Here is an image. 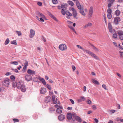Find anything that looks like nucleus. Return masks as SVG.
<instances>
[{
    "mask_svg": "<svg viewBox=\"0 0 123 123\" xmlns=\"http://www.w3.org/2000/svg\"><path fill=\"white\" fill-rule=\"evenodd\" d=\"M11 80L8 78L5 79L3 82V85L5 86L8 87Z\"/></svg>",
    "mask_w": 123,
    "mask_h": 123,
    "instance_id": "nucleus-1",
    "label": "nucleus"
},
{
    "mask_svg": "<svg viewBox=\"0 0 123 123\" xmlns=\"http://www.w3.org/2000/svg\"><path fill=\"white\" fill-rule=\"evenodd\" d=\"M67 45L64 44H62L59 46V49L62 51L65 50L67 49Z\"/></svg>",
    "mask_w": 123,
    "mask_h": 123,
    "instance_id": "nucleus-2",
    "label": "nucleus"
},
{
    "mask_svg": "<svg viewBox=\"0 0 123 123\" xmlns=\"http://www.w3.org/2000/svg\"><path fill=\"white\" fill-rule=\"evenodd\" d=\"M120 20V18L119 17H116L114 18V22L115 25H117Z\"/></svg>",
    "mask_w": 123,
    "mask_h": 123,
    "instance_id": "nucleus-3",
    "label": "nucleus"
},
{
    "mask_svg": "<svg viewBox=\"0 0 123 123\" xmlns=\"http://www.w3.org/2000/svg\"><path fill=\"white\" fill-rule=\"evenodd\" d=\"M36 14L39 17H41L43 18L44 19L46 20V17L42 13H40L38 11H37L36 12Z\"/></svg>",
    "mask_w": 123,
    "mask_h": 123,
    "instance_id": "nucleus-4",
    "label": "nucleus"
},
{
    "mask_svg": "<svg viewBox=\"0 0 123 123\" xmlns=\"http://www.w3.org/2000/svg\"><path fill=\"white\" fill-rule=\"evenodd\" d=\"M40 79H41L40 76H35L33 77V79L34 82H39V81H38V80H40Z\"/></svg>",
    "mask_w": 123,
    "mask_h": 123,
    "instance_id": "nucleus-5",
    "label": "nucleus"
},
{
    "mask_svg": "<svg viewBox=\"0 0 123 123\" xmlns=\"http://www.w3.org/2000/svg\"><path fill=\"white\" fill-rule=\"evenodd\" d=\"M65 116L63 114H60L58 117V119L60 121H62L65 118Z\"/></svg>",
    "mask_w": 123,
    "mask_h": 123,
    "instance_id": "nucleus-6",
    "label": "nucleus"
},
{
    "mask_svg": "<svg viewBox=\"0 0 123 123\" xmlns=\"http://www.w3.org/2000/svg\"><path fill=\"white\" fill-rule=\"evenodd\" d=\"M46 92V89L44 87H41L40 89V92L41 94H45Z\"/></svg>",
    "mask_w": 123,
    "mask_h": 123,
    "instance_id": "nucleus-7",
    "label": "nucleus"
},
{
    "mask_svg": "<svg viewBox=\"0 0 123 123\" xmlns=\"http://www.w3.org/2000/svg\"><path fill=\"white\" fill-rule=\"evenodd\" d=\"M71 10L73 12L72 14L73 15L74 17H75L77 15V13L76 11L74 8H72Z\"/></svg>",
    "mask_w": 123,
    "mask_h": 123,
    "instance_id": "nucleus-8",
    "label": "nucleus"
},
{
    "mask_svg": "<svg viewBox=\"0 0 123 123\" xmlns=\"http://www.w3.org/2000/svg\"><path fill=\"white\" fill-rule=\"evenodd\" d=\"M25 78V80L26 81H29L31 80V75H30L26 74Z\"/></svg>",
    "mask_w": 123,
    "mask_h": 123,
    "instance_id": "nucleus-9",
    "label": "nucleus"
},
{
    "mask_svg": "<svg viewBox=\"0 0 123 123\" xmlns=\"http://www.w3.org/2000/svg\"><path fill=\"white\" fill-rule=\"evenodd\" d=\"M108 27L109 31L111 33L112 32V26L110 22H109L108 24Z\"/></svg>",
    "mask_w": 123,
    "mask_h": 123,
    "instance_id": "nucleus-10",
    "label": "nucleus"
},
{
    "mask_svg": "<svg viewBox=\"0 0 123 123\" xmlns=\"http://www.w3.org/2000/svg\"><path fill=\"white\" fill-rule=\"evenodd\" d=\"M51 98L50 97L48 96L46 97L45 99V102L46 103H48L51 101Z\"/></svg>",
    "mask_w": 123,
    "mask_h": 123,
    "instance_id": "nucleus-11",
    "label": "nucleus"
},
{
    "mask_svg": "<svg viewBox=\"0 0 123 123\" xmlns=\"http://www.w3.org/2000/svg\"><path fill=\"white\" fill-rule=\"evenodd\" d=\"M76 4L78 9L80 10H81L82 8L78 0L76 1Z\"/></svg>",
    "mask_w": 123,
    "mask_h": 123,
    "instance_id": "nucleus-12",
    "label": "nucleus"
},
{
    "mask_svg": "<svg viewBox=\"0 0 123 123\" xmlns=\"http://www.w3.org/2000/svg\"><path fill=\"white\" fill-rule=\"evenodd\" d=\"M93 12V8L92 6H91L89 10V14L91 16L92 15Z\"/></svg>",
    "mask_w": 123,
    "mask_h": 123,
    "instance_id": "nucleus-13",
    "label": "nucleus"
},
{
    "mask_svg": "<svg viewBox=\"0 0 123 123\" xmlns=\"http://www.w3.org/2000/svg\"><path fill=\"white\" fill-rule=\"evenodd\" d=\"M20 88L21 91L23 92H25L26 90V88L25 87V86L24 85H22Z\"/></svg>",
    "mask_w": 123,
    "mask_h": 123,
    "instance_id": "nucleus-14",
    "label": "nucleus"
},
{
    "mask_svg": "<svg viewBox=\"0 0 123 123\" xmlns=\"http://www.w3.org/2000/svg\"><path fill=\"white\" fill-rule=\"evenodd\" d=\"M86 100V98L83 96H81L80 98L78 100V101L79 103L82 102V101H84Z\"/></svg>",
    "mask_w": 123,
    "mask_h": 123,
    "instance_id": "nucleus-15",
    "label": "nucleus"
},
{
    "mask_svg": "<svg viewBox=\"0 0 123 123\" xmlns=\"http://www.w3.org/2000/svg\"><path fill=\"white\" fill-rule=\"evenodd\" d=\"M67 117L68 120L72 119V116L71 113H68L67 115Z\"/></svg>",
    "mask_w": 123,
    "mask_h": 123,
    "instance_id": "nucleus-16",
    "label": "nucleus"
},
{
    "mask_svg": "<svg viewBox=\"0 0 123 123\" xmlns=\"http://www.w3.org/2000/svg\"><path fill=\"white\" fill-rule=\"evenodd\" d=\"M72 120L74 121H75V117L77 116V114L74 112L72 114Z\"/></svg>",
    "mask_w": 123,
    "mask_h": 123,
    "instance_id": "nucleus-17",
    "label": "nucleus"
},
{
    "mask_svg": "<svg viewBox=\"0 0 123 123\" xmlns=\"http://www.w3.org/2000/svg\"><path fill=\"white\" fill-rule=\"evenodd\" d=\"M84 52H85L86 53H88V54L92 56L94 54L93 53L90 51L85 49Z\"/></svg>",
    "mask_w": 123,
    "mask_h": 123,
    "instance_id": "nucleus-18",
    "label": "nucleus"
},
{
    "mask_svg": "<svg viewBox=\"0 0 123 123\" xmlns=\"http://www.w3.org/2000/svg\"><path fill=\"white\" fill-rule=\"evenodd\" d=\"M75 120H76L79 122L81 123V122L82 120L80 117L78 116H77L75 118Z\"/></svg>",
    "mask_w": 123,
    "mask_h": 123,
    "instance_id": "nucleus-19",
    "label": "nucleus"
},
{
    "mask_svg": "<svg viewBox=\"0 0 123 123\" xmlns=\"http://www.w3.org/2000/svg\"><path fill=\"white\" fill-rule=\"evenodd\" d=\"M16 85L18 89H19L21 86V83L19 82L18 83L15 82Z\"/></svg>",
    "mask_w": 123,
    "mask_h": 123,
    "instance_id": "nucleus-20",
    "label": "nucleus"
},
{
    "mask_svg": "<svg viewBox=\"0 0 123 123\" xmlns=\"http://www.w3.org/2000/svg\"><path fill=\"white\" fill-rule=\"evenodd\" d=\"M40 80L43 83V84L44 85H46V82L45 81V80L44 79L42 78L40 79Z\"/></svg>",
    "mask_w": 123,
    "mask_h": 123,
    "instance_id": "nucleus-21",
    "label": "nucleus"
},
{
    "mask_svg": "<svg viewBox=\"0 0 123 123\" xmlns=\"http://www.w3.org/2000/svg\"><path fill=\"white\" fill-rule=\"evenodd\" d=\"M92 82L95 84L98 85L99 84V82L98 81L95 79H92Z\"/></svg>",
    "mask_w": 123,
    "mask_h": 123,
    "instance_id": "nucleus-22",
    "label": "nucleus"
},
{
    "mask_svg": "<svg viewBox=\"0 0 123 123\" xmlns=\"http://www.w3.org/2000/svg\"><path fill=\"white\" fill-rule=\"evenodd\" d=\"M120 13V12L119 10H117L115 12V15L117 16H118Z\"/></svg>",
    "mask_w": 123,
    "mask_h": 123,
    "instance_id": "nucleus-23",
    "label": "nucleus"
},
{
    "mask_svg": "<svg viewBox=\"0 0 123 123\" xmlns=\"http://www.w3.org/2000/svg\"><path fill=\"white\" fill-rule=\"evenodd\" d=\"M56 112L58 114H60L62 113V111L59 108H58L56 110Z\"/></svg>",
    "mask_w": 123,
    "mask_h": 123,
    "instance_id": "nucleus-24",
    "label": "nucleus"
},
{
    "mask_svg": "<svg viewBox=\"0 0 123 123\" xmlns=\"http://www.w3.org/2000/svg\"><path fill=\"white\" fill-rule=\"evenodd\" d=\"M118 34L119 35V37L122 36L123 35V32L122 31H118Z\"/></svg>",
    "mask_w": 123,
    "mask_h": 123,
    "instance_id": "nucleus-25",
    "label": "nucleus"
},
{
    "mask_svg": "<svg viewBox=\"0 0 123 123\" xmlns=\"http://www.w3.org/2000/svg\"><path fill=\"white\" fill-rule=\"evenodd\" d=\"M68 3L69 4V5L72 6H73L74 5V3L71 1H68Z\"/></svg>",
    "mask_w": 123,
    "mask_h": 123,
    "instance_id": "nucleus-26",
    "label": "nucleus"
},
{
    "mask_svg": "<svg viewBox=\"0 0 123 123\" xmlns=\"http://www.w3.org/2000/svg\"><path fill=\"white\" fill-rule=\"evenodd\" d=\"M10 63L11 64L16 65H18V62L17 61L11 62Z\"/></svg>",
    "mask_w": 123,
    "mask_h": 123,
    "instance_id": "nucleus-27",
    "label": "nucleus"
},
{
    "mask_svg": "<svg viewBox=\"0 0 123 123\" xmlns=\"http://www.w3.org/2000/svg\"><path fill=\"white\" fill-rule=\"evenodd\" d=\"M52 100L53 102V103L54 104H56V102L55 101V96L53 95L52 96Z\"/></svg>",
    "mask_w": 123,
    "mask_h": 123,
    "instance_id": "nucleus-28",
    "label": "nucleus"
},
{
    "mask_svg": "<svg viewBox=\"0 0 123 123\" xmlns=\"http://www.w3.org/2000/svg\"><path fill=\"white\" fill-rule=\"evenodd\" d=\"M35 31L31 29V38L33 37L35 35Z\"/></svg>",
    "mask_w": 123,
    "mask_h": 123,
    "instance_id": "nucleus-29",
    "label": "nucleus"
},
{
    "mask_svg": "<svg viewBox=\"0 0 123 123\" xmlns=\"http://www.w3.org/2000/svg\"><path fill=\"white\" fill-rule=\"evenodd\" d=\"M67 15L69 16H72V14L70 13L68 11H66V14Z\"/></svg>",
    "mask_w": 123,
    "mask_h": 123,
    "instance_id": "nucleus-30",
    "label": "nucleus"
},
{
    "mask_svg": "<svg viewBox=\"0 0 123 123\" xmlns=\"http://www.w3.org/2000/svg\"><path fill=\"white\" fill-rule=\"evenodd\" d=\"M108 14H111L112 11L111 9L110 8H109L107 11Z\"/></svg>",
    "mask_w": 123,
    "mask_h": 123,
    "instance_id": "nucleus-31",
    "label": "nucleus"
},
{
    "mask_svg": "<svg viewBox=\"0 0 123 123\" xmlns=\"http://www.w3.org/2000/svg\"><path fill=\"white\" fill-rule=\"evenodd\" d=\"M80 13L81 14H82L84 16H85L86 15V14L84 12V11L82 10H80Z\"/></svg>",
    "mask_w": 123,
    "mask_h": 123,
    "instance_id": "nucleus-32",
    "label": "nucleus"
},
{
    "mask_svg": "<svg viewBox=\"0 0 123 123\" xmlns=\"http://www.w3.org/2000/svg\"><path fill=\"white\" fill-rule=\"evenodd\" d=\"M9 42V39L8 38H7L5 41L4 43L6 45L7 44H8Z\"/></svg>",
    "mask_w": 123,
    "mask_h": 123,
    "instance_id": "nucleus-33",
    "label": "nucleus"
},
{
    "mask_svg": "<svg viewBox=\"0 0 123 123\" xmlns=\"http://www.w3.org/2000/svg\"><path fill=\"white\" fill-rule=\"evenodd\" d=\"M55 110L53 108H50L49 109V112L50 113H52Z\"/></svg>",
    "mask_w": 123,
    "mask_h": 123,
    "instance_id": "nucleus-34",
    "label": "nucleus"
},
{
    "mask_svg": "<svg viewBox=\"0 0 123 123\" xmlns=\"http://www.w3.org/2000/svg\"><path fill=\"white\" fill-rule=\"evenodd\" d=\"M92 56H93L95 59H96L97 60H99V58L98 57V56L94 54H93V55Z\"/></svg>",
    "mask_w": 123,
    "mask_h": 123,
    "instance_id": "nucleus-35",
    "label": "nucleus"
},
{
    "mask_svg": "<svg viewBox=\"0 0 123 123\" xmlns=\"http://www.w3.org/2000/svg\"><path fill=\"white\" fill-rule=\"evenodd\" d=\"M92 25V24L91 23H89L87 24H86L85 25L84 27V28H85L88 27V26H90Z\"/></svg>",
    "mask_w": 123,
    "mask_h": 123,
    "instance_id": "nucleus-36",
    "label": "nucleus"
},
{
    "mask_svg": "<svg viewBox=\"0 0 123 123\" xmlns=\"http://www.w3.org/2000/svg\"><path fill=\"white\" fill-rule=\"evenodd\" d=\"M48 14L53 19L55 17L50 12H48Z\"/></svg>",
    "mask_w": 123,
    "mask_h": 123,
    "instance_id": "nucleus-37",
    "label": "nucleus"
},
{
    "mask_svg": "<svg viewBox=\"0 0 123 123\" xmlns=\"http://www.w3.org/2000/svg\"><path fill=\"white\" fill-rule=\"evenodd\" d=\"M15 32H16L18 36H21L22 34L21 33L20 31H15Z\"/></svg>",
    "mask_w": 123,
    "mask_h": 123,
    "instance_id": "nucleus-38",
    "label": "nucleus"
},
{
    "mask_svg": "<svg viewBox=\"0 0 123 123\" xmlns=\"http://www.w3.org/2000/svg\"><path fill=\"white\" fill-rule=\"evenodd\" d=\"M61 12L62 14L63 15H64L66 14V11L65 12V11L64 9H62Z\"/></svg>",
    "mask_w": 123,
    "mask_h": 123,
    "instance_id": "nucleus-39",
    "label": "nucleus"
},
{
    "mask_svg": "<svg viewBox=\"0 0 123 123\" xmlns=\"http://www.w3.org/2000/svg\"><path fill=\"white\" fill-rule=\"evenodd\" d=\"M77 47L79 48L80 49H82L84 51L85 49L83 48L82 47H81L80 45H77Z\"/></svg>",
    "mask_w": 123,
    "mask_h": 123,
    "instance_id": "nucleus-40",
    "label": "nucleus"
},
{
    "mask_svg": "<svg viewBox=\"0 0 123 123\" xmlns=\"http://www.w3.org/2000/svg\"><path fill=\"white\" fill-rule=\"evenodd\" d=\"M52 1L53 3L55 4H56L58 3L57 0H52Z\"/></svg>",
    "mask_w": 123,
    "mask_h": 123,
    "instance_id": "nucleus-41",
    "label": "nucleus"
},
{
    "mask_svg": "<svg viewBox=\"0 0 123 123\" xmlns=\"http://www.w3.org/2000/svg\"><path fill=\"white\" fill-rule=\"evenodd\" d=\"M11 43L12 44H14L15 45H17V42L16 40H14L13 41H12L11 42Z\"/></svg>",
    "mask_w": 123,
    "mask_h": 123,
    "instance_id": "nucleus-42",
    "label": "nucleus"
},
{
    "mask_svg": "<svg viewBox=\"0 0 123 123\" xmlns=\"http://www.w3.org/2000/svg\"><path fill=\"white\" fill-rule=\"evenodd\" d=\"M107 17L108 18L110 19H111L112 17L111 14H107Z\"/></svg>",
    "mask_w": 123,
    "mask_h": 123,
    "instance_id": "nucleus-43",
    "label": "nucleus"
},
{
    "mask_svg": "<svg viewBox=\"0 0 123 123\" xmlns=\"http://www.w3.org/2000/svg\"><path fill=\"white\" fill-rule=\"evenodd\" d=\"M36 73L34 71L31 70V75L32 76L34 75L36 76Z\"/></svg>",
    "mask_w": 123,
    "mask_h": 123,
    "instance_id": "nucleus-44",
    "label": "nucleus"
},
{
    "mask_svg": "<svg viewBox=\"0 0 123 123\" xmlns=\"http://www.w3.org/2000/svg\"><path fill=\"white\" fill-rule=\"evenodd\" d=\"M92 46L93 48V49L95 50L96 51H99V50L96 47H95L93 45H92Z\"/></svg>",
    "mask_w": 123,
    "mask_h": 123,
    "instance_id": "nucleus-45",
    "label": "nucleus"
},
{
    "mask_svg": "<svg viewBox=\"0 0 123 123\" xmlns=\"http://www.w3.org/2000/svg\"><path fill=\"white\" fill-rule=\"evenodd\" d=\"M113 37L114 38H117V36L116 34L114 33L113 35Z\"/></svg>",
    "mask_w": 123,
    "mask_h": 123,
    "instance_id": "nucleus-46",
    "label": "nucleus"
},
{
    "mask_svg": "<svg viewBox=\"0 0 123 123\" xmlns=\"http://www.w3.org/2000/svg\"><path fill=\"white\" fill-rule=\"evenodd\" d=\"M42 39L44 42H46V40L45 38L43 36H42L41 38Z\"/></svg>",
    "mask_w": 123,
    "mask_h": 123,
    "instance_id": "nucleus-47",
    "label": "nucleus"
},
{
    "mask_svg": "<svg viewBox=\"0 0 123 123\" xmlns=\"http://www.w3.org/2000/svg\"><path fill=\"white\" fill-rule=\"evenodd\" d=\"M13 120L14 123L18 122L19 121V120L18 119L15 118L13 119Z\"/></svg>",
    "mask_w": 123,
    "mask_h": 123,
    "instance_id": "nucleus-48",
    "label": "nucleus"
},
{
    "mask_svg": "<svg viewBox=\"0 0 123 123\" xmlns=\"http://www.w3.org/2000/svg\"><path fill=\"white\" fill-rule=\"evenodd\" d=\"M46 86L48 88L49 90H51V88L50 85H49L48 84H47Z\"/></svg>",
    "mask_w": 123,
    "mask_h": 123,
    "instance_id": "nucleus-49",
    "label": "nucleus"
},
{
    "mask_svg": "<svg viewBox=\"0 0 123 123\" xmlns=\"http://www.w3.org/2000/svg\"><path fill=\"white\" fill-rule=\"evenodd\" d=\"M87 104L91 105V100L89 99H88L87 101Z\"/></svg>",
    "mask_w": 123,
    "mask_h": 123,
    "instance_id": "nucleus-50",
    "label": "nucleus"
},
{
    "mask_svg": "<svg viewBox=\"0 0 123 123\" xmlns=\"http://www.w3.org/2000/svg\"><path fill=\"white\" fill-rule=\"evenodd\" d=\"M10 79L11 80H14L15 79V77L14 75H12L10 76Z\"/></svg>",
    "mask_w": 123,
    "mask_h": 123,
    "instance_id": "nucleus-51",
    "label": "nucleus"
},
{
    "mask_svg": "<svg viewBox=\"0 0 123 123\" xmlns=\"http://www.w3.org/2000/svg\"><path fill=\"white\" fill-rule=\"evenodd\" d=\"M102 87L105 90H107V89L106 88V86L105 84H103L102 86Z\"/></svg>",
    "mask_w": 123,
    "mask_h": 123,
    "instance_id": "nucleus-52",
    "label": "nucleus"
},
{
    "mask_svg": "<svg viewBox=\"0 0 123 123\" xmlns=\"http://www.w3.org/2000/svg\"><path fill=\"white\" fill-rule=\"evenodd\" d=\"M28 62L27 61H26L25 63L24 66L27 67L28 65Z\"/></svg>",
    "mask_w": 123,
    "mask_h": 123,
    "instance_id": "nucleus-53",
    "label": "nucleus"
},
{
    "mask_svg": "<svg viewBox=\"0 0 123 123\" xmlns=\"http://www.w3.org/2000/svg\"><path fill=\"white\" fill-rule=\"evenodd\" d=\"M27 68V67L24 66V67L23 69V71L24 72H25L26 69Z\"/></svg>",
    "mask_w": 123,
    "mask_h": 123,
    "instance_id": "nucleus-54",
    "label": "nucleus"
},
{
    "mask_svg": "<svg viewBox=\"0 0 123 123\" xmlns=\"http://www.w3.org/2000/svg\"><path fill=\"white\" fill-rule=\"evenodd\" d=\"M37 5L40 6H41L42 5V2H37Z\"/></svg>",
    "mask_w": 123,
    "mask_h": 123,
    "instance_id": "nucleus-55",
    "label": "nucleus"
},
{
    "mask_svg": "<svg viewBox=\"0 0 123 123\" xmlns=\"http://www.w3.org/2000/svg\"><path fill=\"white\" fill-rule=\"evenodd\" d=\"M61 8L63 9V8H66L65 6L64 5L62 4L61 5Z\"/></svg>",
    "mask_w": 123,
    "mask_h": 123,
    "instance_id": "nucleus-56",
    "label": "nucleus"
},
{
    "mask_svg": "<svg viewBox=\"0 0 123 123\" xmlns=\"http://www.w3.org/2000/svg\"><path fill=\"white\" fill-rule=\"evenodd\" d=\"M43 18L42 17H41L40 18V19L39 20V21H41V22H44V20Z\"/></svg>",
    "mask_w": 123,
    "mask_h": 123,
    "instance_id": "nucleus-57",
    "label": "nucleus"
},
{
    "mask_svg": "<svg viewBox=\"0 0 123 123\" xmlns=\"http://www.w3.org/2000/svg\"><path fill=\"white\" fill-rule=\"evenodd\" d=\"M72 67L73 69V71H74L76 69L75 67V66L74 65H72Z\"/></svg>",
    "mask_w": 123,
    "mask_h": 123,
    "instance_id": "nucleus-58",
    "label": "nucleus"
},
{
    "mask_svg": "<svg viewBox=\"0 0 123 123\" xmlns=\"http://www.w3.org/2000/svg\"><path fill=\"white\" fill-rule=\"evenodd\" d=\"M11 74V73L10 72H7L5 74V75L6 76H8Z\"/></svg>",
    "mask_w": 123,
    "mask_h": 123,
    "instance_id": "nucleus-59",
    "label": "nucleus"
},
{
    "mask_svg": "<svg viewBox=\"0 0 123 123\" xmlns=\"http://www.w3.org/2000/svg\"><path fill=\"white\" fill-rule=\"evenodd\" d=\"M70 100L72 104H74V101L72 99H70Z\"/></svg>",
    "mask_w": 123,
    "mask_h": 123,
    "instance_id": "nucleus-60",
    "label": "nucleus"
},
{
    "mask_svg": "<svg viewBox=\"0 0 123 123\" xmlns=\"http://www.w3.org/2000/svg\"><path fill=\"white\" fill-rule=\"evenodd\" d=\"M95 122L96 123H98V120L97 118H95L94 119Z\"/></svg>",
    "mask_w": 123,
    "mask_h": 123,
    "instance_id": "nucleus-61",
    "label": "nucleus"
},
{
    "mask_svg": "<svg viewBox=\"0 0 123 123\" xmlns=\"http://www.w3.org/2000/svg\"><path fill=\"white\" fill-rule=\"evenodd\" d=\"M27 72L28 74H29L30 75L31 74V69H29L27 71Z\"/></svg>",
    "mask_w": 123,
    "mask_h": 123,
    "instance_id": "nucleus-62",
    "label": "nucleus"
},
{
    "mask_svg": "<svg viewBox=\"0 0 123 123\" xmlns=\"http://www.w3.org/2000/svg\"><path fill=\"white\" fill-rule=\"evenodd\" d=\"M115 0H109L108 1H109V2H110L112 4L113 2Z\"/></svg>",
    "mask_w": 123,
    "mask_h": 123,
    "instance_id": "nucleus-63",
    "label": "nucleus"
},
{
    "mask_svg": "<svg viewBox=\"0 0 123 123\" xmlns=\"http://www.w3.org/2000/svg\"><path fill=\"white\" fill-rule=\"evenodd\" d=\"M92 108L94 110H95L96 109V107L95 105H93L92 106Z\"/></svg>",
    "mask_w": 123,
    "mask_h": 123,
    "instance_id": "nucleus-64",
    "label": "nucleus"
}]
</instances>
